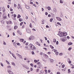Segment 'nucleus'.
Wrapping results in <instances>:
<instances>
[{
    "label": "nucleus",
    "instance_id": "ea45409f",
    "mask_svg": "<svg viewBox=\"0 0 74 74\" xmlns=\"http://www.w3.org/2000/svg\"><path fill=\"white\" fill-rule=\"evenodd\" d=\"M8 69H10L11 68V66H8Z\"/></svg>",
    "mask_w": 74,
    "mask_h": 74
},
{
    "label": "nucleus",
    "instance_id": "0e129e2a",
    "mask_svg": "<svg viewBox=\"0 0 74 74\" xmlns=\"http://www.w3.org/2000/svg\"><path fill=\"white\" fill-rule=\"evenodd\" d=\"M39 66V67H41V64H39V65H38Z\"/></svg>",
    "mask_w": 74,
    "mask_h": 74
},
{
    "label": "nucleus",
    "instance_id": "c03bdc74",
    "mask_svg": "<svg viewBox=\"0 0 74 74\" xmlns=\"http://www.w3.org/2000/svg\"><path fill=\"white\" fill-rule=\"evenodd\" d=\"M22 24H23V22H21L20 23V25H21V26H22Z\"/></svg>",
    "mask_w": 74,
    "mask_h": 74
},
{
    "label": "nucleus",
    "instance_id": "f3484780",
    "mask_svg": "<svg viewBox=\"0 0 74 74\" xmlns=\"http://www.w3.org/2000/svg\"><path fill=\"white\" fill-rule=\"evenodd\" d=\"M50 48H51V49H53V48H54V47H53L52 46L50 45Z\"/></svg>",
    "mask_w": 74,
    "mask_h": 74
},
{
    "label": "nucleus",
    "instance_id": "b1692460",
    "mask_svg": "<svg viewBox=\"0 0 74 74\" xmlns=\"http://www.w3.org/2000/svg\"><path fill=\"white\" fill-rule=\"evenodd\" d=\"M16 44L17 45H18V46H21V44H20V43H17Z\"/></svg>",
    "mask_w": 74,
    "mask_h": 74
},
{
    "label": "nucleus",
    "instance_id": "39448f33",
    "mask_svg": "<svg viewBox=\"0 0 74 74\" xmlns=\"http://www.w3.org/2000/svg\"><path fill=\"white\" fill-rule=\"evenodd\" d=\"M26 30L27 33H31V31H30V30L28 28H27Z\"/></svg>",
    "mask_w": 74,
    "mask_h": 74
},
{
    "label": "nucleus",
    "instance_id": "2f4dec72",
    "mask_svg": "<svg viewBox=\"0 0 74 74\" xmlns=\"http://www.w3.org/2000/svg\"><path fill=\"white\" fill-rule=\"evenodd\" d=\"M52 21H53V18H52L50 20V22H52Z\"/></svg>",
    "mask_w": 74,
    "mask_h": 74
},
{
    "label": "nucleus",
    "instance_id": "58836bf2",
    "mask_svg": "<svg viewBox=\"0 0 74 74\" xmlns=\"http://www.w3.org/2000/svg\"><path fill=\"white\" fill-rule=\"evenodd\" d=\"M37 61L36 60H34V62L35 63H37Z\"/></svg>",
    "mask_w": 74,
    "mask_h": 74
},
{
    "label": "nucleus",
    "instance_id": "bb28decb",
    "mask_svg": "<svg viewBox=\"0 0 74 74\" xmlns=\"http://www.w3.org/2000/svg\"><path fill=\"white\" fill-rule=\"evenodd\" d=\"M6 62L7 63V64H10V63H9V62H8V61L6 60Z\"/></svg>",
    "mask_w": 74,
    "mask_h": 74
},
{
    "label": "nucleus",
    "instance_id": "9d476101",
    "mask_svg": "<svg viewBox=\"0 0 74 74\" xmlns=\"http://www.w3.org/2000/svg\"><path fill=\"white\" fill-rule=\"evenodd\" d=\"M53 12H57V11H56V10L55 8H53Z\"/></svg>",
    "mask_w": 74,
    "mask_h": 74
},
{
    "label": "nucleus",
    "instance_id": "393cba45",
    "mask_svg": "<svg viewBox=\"0 0 74 74\" xmlns=\"http://www.w3.org/2000/svg\"><path fill=\"white\" fill-rule=\"evenodd\" d=\"M68 73H70L71 72V71H70V69H68Z\"/></svg>",
    "mask_w": 74,
    "mask_h": 74
},
{
    "label": "nucleus",
    "instance_id": "9b49d317",
    "mask_svg": "<svg viewBox=\"0 0 74 74\" xmlns=\"http://www.w3.org/2000/svg\"><path fill=\"white\" fill-rule=\"evenodd\" d=\"M17 33H18L19 34H20V35H22V33H21V32H19V30H18L17 31Z\"/></svg>",
    "mask_w": 74,
    "mask_h": 74
},
{
    "label": "nucleus",
    "instance_id": "37998d69",
    "mask_svg": "<svg viewBox=\"0 0 74 74\" xmlns=\"http://www.w3.org/2000/svg\"><path fill=\"white\" fill-rule=\"evenodd\" d=\"M16 16V15L15 14H14V18H15Z\"/></svg>",
    "mask_w": 74,
    "mask_h": 74
},
{
    "label": "nucleus",
    "instance_id": "69168bd1",
    "mask_svg": "<svg viewBox=\"0 0 74 74\" xmlns=\"http://www.w3.org/2000/svg\"><path fill=\"white\" fill-rule=\"evenodd\" d=\"M57 74H60V72H57Z\"/></svg>",
    "mask_w": 74,
    "mask_h": 74
},
{
    "label": "nucleus",
    "instance_id": "5701e85b",
    "mask_svg": "<svg viewBox=\"0 0 74 74\" xmlns=\"http://www.w3.org/2000/svg\"><path fill=\"white\" fill-rule=\"evenodd\" d=\"M3 45H6V43L5 42V41H3Z\"/></svg>",
    "mask_w": 74,
    "mask_h": 74
},
{
    "label": "nucleus",
    "instance_id": "4c0bfd02",
    "mask_svg": "<svg viewBox=\"0 0 74 74\" xmlns=\"http://www.w3.org/2000/svg\"><path fill=\"white\" fill-rule=\"evenodd\" d=\"M32 55H34V52L33 51L32 52Z\"/></svg>",
    "mask_w": 74,
    "mask_h": 74
},
{
    "label": "nucleus",
    "instance_id": "a18cd8bd",
    "mask_svg": "<svg viewBox=\"0 0 74 74\" xmlns=\"http://www.w3.org/2000/svg\"><path fill=\"white\" fill-rule=\"evenodd\" d=\"M1 66H2V67H4V65H3V63H1Z\"/></svg>",
    "mask_w": 74,
    "mask_h": 74
},
{
    "label": "nucleus",
    "instance_id": "20e7f679",
    "mask_svg": "<svg viewBox=\"0 0 74 74\" xmlns=\"http://www.w3.org/2000/svg\"><path fill=\"white\" fill-rule=\"evenodd\" d=\"M34 37L33 36H31L29 38V40H34Z\"/></svg>",
    "mask_w": 74,
    "mask_h": 74
},
{
    "label": "nucleus",
    "instance_id": "c9c22d12",
    "mask_svg": "<svg viewBox=\"0 0 74 74\" xmlns=\"http://www.w3.org/2000/svg\"><path fill=\"white\" fill-rule=\"evenodd\" d=\"M56 55H58V54H59V52H56Z\"/></svg>",
    "mask_w": 74,
    "mask_h": 74
},
{
    "label": "nucleus",
    "instance_id": "680f3d73",
    "mask_svg": "<svg viewBox=\"0 0 74 74\" xmlns=\"http://www.w3.org/2000/svg\"><path fill=\"white\" fill-rule=\"evenodd\" d=\"M28 44H29V43H28V42L26 43L25 44L26 45H28Z\"/></svg>",
    "mask_w": 74,
    "mask_h": 74
},
{
    "label": "nucleus",
    "instance_id": "f03ea898",
    "mask_svg": "<svg viewBox=\"0 0 74 74\" xmlns=\"http://www.w3.org/2000/svg\"><path fill=\"white\" fill-rule=\"evenodd\" d=\"M7 71L9 73V74H14V73L10 69H8Z\"/></svg>",
    "mask_w": 74,
    "mask_h": 74
},
{
    "label": "nucleus",
    "instance_id": "864d4df0",
    "mask_svg": "<svg viewBox=\"0 0 74 74\" xmlns=\"http://www.w3.org/2000/svg\"><path fill=\"white\" fill-rule=\"evenodd\" d=\"M66 40L64 39H62V41H63L64 42V41H65Z\"/></svg>",
    "mask_w": 74,
    "mask_h": 74
},
{
    "label": "nucleus",
    "instance_id": "c85d7f7f",
    "mask_svg": "<svg viewBox=\"0 0 74 74\" xmlns=\"http://www.w3.org/2000/svg\"><path fill=\"white\" fill-rule=\"evenodd\" d=\"M19 21L20 22H21V21H22V18H20L19 19Z\"/></svg>",
    "mask_w": 74,
    "mask_h": 74
},
{
    "label": "nucleus",
    "instance_id": "412c9836",
    "mask_svg": "<svg viewBox=\"0 0 74 74\" xmlns=\"http://www.w3.org/2000/svg\"><path fill=\"white\" fill-rule=\"evenodd\" d=\"M44 21H45L44 20H43L42 21V24H44Z\"/></svg>",
    "mask_w": 74,
    "mask_h": 74
},
{
    "label": "nucleus",
    "instance_id": "f257e3e1",
    "mask_svg": "<svg viewBox=\"0 0 74 74\" xmlns=\"http://www.w3.org/2000/svg\"><path fill=\"white\" fill-rule=\"evenodd\" d=\"M29 47L30 48V49L32 51H35L36 50V47L33 45V44H30L29 45Z\"/></svg>",
    "mask_w": 74,
    "mask_h": 74
},
{
    "label": "nucleus",
    "instance_id": "dca6fc26",
    "mask_svg": "<svg viewBox=\"0 0 74 74\" xmlns=\"http://www.w3.org/2000/svg\"><path fill=\"white\" fill-rule=\"evenodd\" d=\"M21 15L18 14V16H17V18H21Z\"/></svg>",
    "mask_w": 74,
    "mask_h": 74
},
{
    "label": "nucleus",
    "instance_id": "f8f14e48",
    "mask_svg": "<svg viewBox=\"0 0 74 74\" xmlns=\"http://www.w3.org/2000/svg\"><path fill=\"white\" fill-rule=\"evenodd\" d=\"M47 8L48 10H51V7H49V6L48 7H47Z\"/></svg>",
    "mask_w": 74,
    "mask_h": 74
},
{
    "label": "nucleus",
    "instance_id": "4468645a",
    "mask_svg": "<svg viewBox=\"0 0 74 74\" xmlns=\"http://www.w3.org/2000/svg\"><path fill=\"white\" fill-rule=\"evenodd\" d=\"M73 44V43H71V42H69L68 43L69 45H72Z\"/></svg>",
    "mask_w": 74,
    "mask_h": 74
},
{
    "label": "nucleus",
    "instance_id": "8fccbe9b",
    "mask_svg": "<svg viewBox=\"0 0 74 74\" xmlns=\"http://www.w3.org/2000/svg\"><path fill=\"white\" fill-rule=\"evenodd\" d=\"M65 66V65H64V64L62 65V68H64V67Z\"/></svg>",
    "mask_w": 74,
    "mask_h": 74
},
{
    "label": "nucleus",
    "instance_id": "a211bd4d",
    "mask_svg": "<svg viewBox=\"0 0 74 74\" xmlns=\"http://www.w3.org/2000/svg\"><path fill=\"white\" fill-rule=\"evenodd\" d=\"M50 61L51 62H52V63H53V60L52 59H50Z\"/></svg>",
    "mask_w": 74,
    "mask_h": 74
},
{
    "label": "nucleus",
    "instance_id": "49530a36",
    "mask_svg": "<svg viewBox=\"0 0 74 74\" xmlns=\"http://www.w3.org/2000/svg\"><path fill=\"white\" fill-rule=\"evenodd\" d=\"M56 44H57V45H58V44H59V42H58V41H57L56 42Z\"/></svg>",
    "mask_w": 74,
    "mask_h": 74
},
{
    "label": "nucleus",
    "instance_id": "4d7b16f0",
    "mask_svg": "<svg viewBox=\"0 0 74 74\" xmlns=\"http://www.w3.org/2000/svg\"><path fill=\"white\" fill-rule=\"evenodd\" d=\"M48 73H50L51 72V70H49L48 71Z\"/></svg>",
    "mask_w": 74,
    "mask_h": 74
},
{
    "label": "nucleus",
    "instance_id": "423d86ee",
    "mask_svg": "<svg viewBox=\"0 0 74 74\" xmlns=\"http://www.w3.org/2000/svg\"><path fill=\"white\" fill-rule=\"evenodd\" d=\"M17 8L18 9H22V7H21V5H20L19 4H18Z\"/></svg>",
    "mask_w": 74,
    "mask_h": 74
},
{
    "label": "nucleus",
    "instance_id": "1a4fd4ad",
    "mask_svg": "<svg viewBox=\"0 0 74 74\" xmlns=\"http://www.w3.org/2000/svg\"><path fill=\"white\" fill-rule=\"evenodd\" d=\"M25 7L26 8H27V9H29V8H30V7L27 5H25Z\"/></svg>",
    "mask_w": 74,
    "mask_h": 74
},
{
    "label": "nucleus",
    "instance_id": "6e6552de",
    "mask_svg": "<svg viewBox=\"0 0 74 74\" xmlns=\"http://www.w3.org/2000/svg\"><path fill=\"white\" fill-rule=\"evenodd\" d=\"M60 16L63 18V13L62 12H60Z\"/></svg>",
    "mask_w": 74,
    "mask_h": 74
},
{
    "label": "nucleus",
    "instance_id": "a19ab883",
    "mask_svg": "<svg viewBox=\"0 0 74 74\" xmlns=\"http://www.w3.org/2000/svg\"><path fill=\"white\" fill-rule=\"evenodd\" d=\"M14 7H16V5L15 3H14Z\"/></svg>",
    "mask_w": 74,
    "mask_h": 74
},
{
    "label": "nucleus",
    "instance_id": "3c124183",
    "mask_svg": "<svg viewBox=\"0 0 74 74\" xmlns=\"http://www.w3.org/2000/svg\"><path fill=\"white\" fill-rule=\"evenodd\" d=\"M25 68H26V69H29V67L26 66H25Z\"/></svg>",
    "mask_w": 74,
    "mask_h": 74
},
{
    "label": "nucleus",
    "instance_id": "ddd939ff",
    "mask_svg": "<svg viewBox=\"0 0 74 74\" xmlns=\"http://www.w3.org/2000/svg\"><path fill=\"white\" fill-rule=\"evenodd\" d=\"M20 58V59H22V56L19 55L18 56Z\"/></svg>",
    "mask_w": 74,
    "mask_h": 74
},
{
    "label": "nucleus",
    "instance_id": "6ab92c4d",
    "mask_svg": "<svg viewBox=\"0 0 74 74\" xmlns=\"http://www.w3.org/2000/svg\"><path fill=\"white\" fill-rule=\"evenodd\" d=\"M20 41H21V42H23V41H24V40L23 39H21L20 40Z\"/></svg>",
    "mask_w": 74,
    "mask_h": 74
},
{
    "label": "nucleus",
    "instance_id": "cd10ccee",
    "mask_svg": "<svg viewBox=\"0 0 74 74\" xmlns=\"http://www.w3.org/2000/svg\"><path fill=\"white\" fill-rule=\"evenodd\" d=\"M12 65H13V66H15V64L14 62H12Z\"/></svg>",
    "mask_w": 74,
    "mask_h": 74
},
{
    "label": "nucleus",
    "instance_id": "e433bc0d",
    "mask_svg": "<svg viewBox=\"0 0 74 74\" xmlns=\"http://www.w3.org/2000/svg\"><path fill=\"white\" fill-rule=\"evenodd\" d=\"M32 24L31 23H30V25H29V26L30 27H32Z\"/></svg>",
    "mask_w": 74,
    "mask_h": 74
},
{
    "label": "nucleus",
    "instance_id": "a878e982",
    "mask_svg": "<svg viewBox=\"0 0 74 74\" xmlns=\"http://www.w3.org/2000/svg\"><path fill=\"white\" fill-rule=\"evenodd\" d=\"M59 55H60V56H62L63 55V53H59Z\"/></svg>",
    "mask_w": 74,
    "mask_h": 74
},
{
    "label": "nucleus",
    "instance_id": "4be33fe9",
    "mask_svg": "<svg viewBox=\"0 0 74 74\" xmlns=\"http://www.w3.org/2000/svg\"><path fill=\"white\" fill-rule=\"evenodd\" d=\"M53 40V42H55L56 41V39H54Z\"/></svg>",
    "mask_w": 74,
    "mask_h": 74
},
{
    "label": "nucleus",
    "instance_id": "603ef678",
    "mask_svg": "<svg viewBox=\"0 0 74 74\" xmlns=\"http://www.w3.org/2000/svg\"><path fill=\"white\" fill-rule=\"evenodd\" d=\"M43 49H45L46 51H47V49L46 48L44 47L43 48Z\"/></svg>",
    "mask_w": 74,
    "mask_h": 74
},
{
    "label": "nucleus",
    "instance_id": "473e14b6",
    "mask_svg": "<svg viewBox=\"0 0 74 74\" xmlns=\"http://www.w3.org/2000/svg\"><path fill=\"white\" fill-rule=\"evenodd\" d=\"M71 47H69V49H68V50L69 51H71Z\"/></svg>",
    "mask_w": 74,
    "mask_h": 74
},
{
    "label": "nucleus",
    "instance_id": "13d9d810",
    "mask_svg": "<svg viewBox=\"0 0 74 74\" xmlns=\"http://www.w3.org/2000/svg\"><path fill=\"white\" fill-rule=\"evenodd\" d=\"M44 8H42V11H44Z\"/></svg>",
    "mask_w": 74,
    "mask_h": 74
},
{
    "label": "nucleus",
    "instance_id": "72a5a7b5",
    "mask_svg": "<svg viewBox=\"0 0 74 74\" xmlns=\"http://www.w3.org/2000/svg\"><path fill=\"white\" fill-rule=\"evenodd\" d=\"M12 56H13V57H14L15 56V54H14L13 53H12Z\"/></svg>",
    "mask_w": 74,
    "mask_h": 74
},
{
    "label": "nucleus",
    "instance_id": "f704fd0d",
    "mask_svg": "<svg viewBox=\"0 0 74 74\" xmlns=\"http://www.w3.org/2000/svg\"><path fill=\"white\" fill-rule=\"evenodd\" d=\"M40 55H41V56H42V55H43V53L41 52L40 53Z\"/></svg>",
    "mask_w": 74,
    "mask_h": 74
},
{
    "label": "nucleus",
    "instance_id": "bf43d9fd",
    "mask_svg": "<svg viewBox=\"0 0 74 74\" xmlns=\"http://www.w3.org/2000/svg\"><path fill=\"white\" fill-rule=\"evenodd\" d=\"M30 4H33V2H32L30 1Z\"/></svg>",
    "mask_w": 74,
    "mask_h": 74
},
{
    "label": "nucleus",
    "instance_id": "338daca9",
    "mask_svg": "<svg viewBox=\"0 0 74 74\" xmlns=\"http://www.w3.org/2000/svg\"><path fill=\"white\" fill-rule=\"evenodd\" d=\"M67 39H70V37L69 36H67Z\"/></svg>",
    "mask_w": 74,
    "mask_h": 74
},
{
    "label": "nucleus",
    "instance_id": "7c9ffc66",
    "mask_svg": "<svg viewBox=\"0 0 74 74\" xmlns=\"http://www.w3.org/2000/svg\"><path fill=\"white\" fill-rule=\"evenodd\" d=\"M39 71V69H37L36 71V72L37 73H38V71Z\"/></svg>",
    "mask_w": 74,
    "mask_h": 74
},
{
    "label": "nucleus",
    "instance_id": "2eb2a0df",
    "mask_svg": "<svg viewBox=\"0 0 74 74\" xmlns=\"http://www.w3.org/2000/svg\"><path fill=\"white\" fill-rule=\"evenodd\" d=\"M18 28V26H15L14 27V29H16Z\"/></svg>",
    "mask_w": 74,
    "mask_h": 74
},
{
    "label": "nucleus",
    "instance_id": "052dcab7",
    "mask_svg": "<svg viewBox=\"0 0 74 74\" xmlns=\"http://www.w3.org/2000/svg\"><path fill=\"white\" fill-rule=\"evenodd\" d=\"M71 63V61H69V63L70 64V63Z\"/></svg>",
    "mask_w": 74,
    "mask_h": 74
},
{
    "label": "nucleus",
    "instance_id": "aec40b11",
    "mask_svg": "<svg viewBox=\"0 0 74 74\" xmlns=\"http://www.w3.org/2000/svg\"><path fill=\"white\" fill-rule=\"evenodd\" d=\"M13 44H14V47H16V43H15V42L14 43H13Z\"/></svg>",
    "mask_w": 74,
    "mask_h": 74
},
{
    "label": "nucleus",
    "instance_id": "0eeeda50",
    "mask_svg": "<svg viewBox=\"0 0 74 74\" xmlns=\"http://www.w3.org/2000/svg\"><path fill=\"white\" fill-rule=\"evenodd\" d=\"M56 19H57L58 21H61V19L60 18H59L58 17H56Z\"/></svg>",
    "mask_w": 74,
    "mask_h": 74
},
{
    "label": "nucleus",
    "instance_id": "09e8293b",
    "mask_svg": "<svg viewBox=\"0 0 74 74\" xmlns=\"http://www.w3.org/2000/svg\"><path fill=\"white\" fill-rule=\"evenodd\" d=\"M5 9L4 8L3 9V12H5Z\"/></svg>",
    "mask_w": 74,
    "mask_h": 74
},
{
    "label": "nucleus",
    "instance_id": "79ce46f5",
    "mask_svg": "<svg viewBox=\"0 0 74 74\" xmlns=\"http://www.w3.org/2000/svg\"><path fill=\"white\" fill-rule=\"evenodd\" d=\"M57 24H58V25H59L60 26H61V24H60V23L59 22L57 23Z\"/></svg>",
    "mask_w": 74,
    "mask_h": 74
},
{
    "label": "nucleus",
    "instance_id": "de8ad7c7",
    "mask_svg": "<svg viewBox=\"0 0 74 74\" xmlns=\"http://www.w3.org/2000/svg\"><path fill=\"white\" fill-rule=\"evenodd\" d=\"M30 65H31V66H32V67H33V66H34V65H33V64H31Z\"/></svg>",
    "mask_w": 74,
    "mask_h": 74
},
{
    "label": "nucleus",
    "instance_id": "e2e57ef3",
    "mask_svg": "<svg viewBox=\"0 0 74 74\" xmlns=\"http://www.w3.org/2000/svg\"><path fill=\"white\" fill-rule=\"evenodd\" d=\"M7 8H10V5H7Z\"/></svg>",
    "mask_w": 74,
    "mask_h": 74
},
{
    "label": "nucleus",
    "instance_id": "7ed1b4c3",
    "mask_svg": "<svg viewBox=\"0 0 74 74\" xmlns=\"http://www.w3.org/2000/svg\"><path fill=\"white\" fill-rule=\"evenodd\" d=\"M62 32H61V33H60V34L61 35L62 37H64V36H66V35H65V34H67L65 32H62V34H62Z\"/></svg>",
    "mask_w": 74,
    "mask_h": 74
},
{
    "label": "nucleus",
    "instance_id": "5fc2aeb1",
    "mask_svg": "<svg viewBox=\"0 0 74 74\" xmlns=\"http://www.w3.org/2000/svg\"><path fill=\"white\" fill-rule=\"evenodd\" d=\"M46 27H47V28H49V26H48V25H47L46 26Z\"/></svg>",
    "mask_w": 74,
    "mask_h": 74
},
{
    "label": "nucleus",
    "instance_id": "c756f323",
    "mask_svg": "<svg viewBox=\"0 0 74 74\" xmlns=\"http://www.w3.org/2000/svg\"><path fill=\"white\" fill-rule=\"evenodd\" d=\"M60 3H61L62 4L63 3V1L62 0H60Z\"/></svg>",
    "mask_w": 74,
    "mask_h": 74
},
{
    "label": "nucleus",
    "instance_id": "6e6d98bb",
    "mask_svg": "<svg viewBox=\"0 0 74 74\" xmlns=\"http://www.w3.org/2000/svg\"><path fill=\"white\" fill-rule=\"evenodd\" d=\"M45 14L46 15H48V12H45Z\"/></svg>",
    "mask_w": 74,
    "mask_h": 74
},
{
    "label": "nucleus",
    "instance_id": "774afa93",
    "mask_svg": "<svg viewBox=\"0 0 74 74\" xmlns=\"http://www.w3.org/2000/svg\"><path fill=\"white\" fill-rule=\"evenodd\" d=\"M48 17H51V16L49 14L48 15Z\"/></svg>",
    "mask_w": 74,
    "mask_h": 74
}]
</instances>
